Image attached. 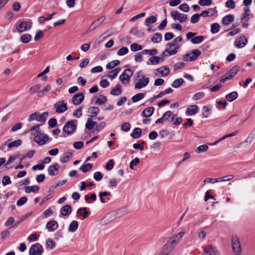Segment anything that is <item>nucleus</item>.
I'll return each instance as SVG.
<instances>
[{"label":"nucleus","mask_w":255,"mask_h":255,"mask_svg":"<svg viewBox=\"0 0 255 255\" xmlns=\"http://www.w3.org/2000/svg\"><path fill=\"white\" fill-rule=\"evenodd\" d=\"M141 133V129L139 128H135L131 133V136L134 138H139Z\"/></svg>","instance_id":"e433bc0d"},{"label":"nucleus","mask_w":255,"mask_h":255,"mask_svg":"<svg viewBox=\"0 0 255 255\" xmlns=\"http://www.w3.org/2000/svg\"><path fill=\"white\" fill-rule=\"evenodd\" d=\"M153 107H148L145 108L142 112V115L145 118L150 117L154 112Z\"/></svg>","instance_id":"cd10ccee"},{"label":"nucleus","mask_w":255,"mask_h":255,"mask_svg":"<svg viewBox=\"0 0 255 255\" xmlns=\"http://www.w3.org/2000/svg\"><path fill=\"white\" fill-rule=\"evenodd\" d=\"M232 248L235 255H241L242 249L240 242L238 237H233L232 240Z\"/></svg>","instance_id":"0eeeda50"},{"label":"nucleus","mask_w":255,"mask_h":255,"mask_svg":"<svg viewBox=\"0 0 255 255\" xmlns=\"http://www.w3.org/2000/svg\"><path fill=\"white\" fill-rule=\"evenodd\" d=\"M48 140V136L41 132L39 134H37L34 138V141L40 145L44 144Z\"/></svg>","instance_id":"ddd939ff"},{"label":"nucleus","mask_w":255,"mask_h":255,"mask_svg":"<svg viewBox=\"0 0 255 255\" xmlns=\"http://www.w3.org/2000/svg\"><path fill=\"white\" fill-rule=\"evenodd\" d=\"M133 71L130 69H126L120 76L119 79L124 84H128L130 79L133 75Z\"/></svg>","instance_id":"39448f33"},{"label":"nucleus","mask_w":255,"mask_h":255,"mask_svg":"<svg viewBox=\"0 0 255 255\" xmlns=\"http://www.w3.org/2000/svg\"><path fill=\"white\" fill-rule=\"evenodd\" d=\"M77 213L80 216H82L84 219L87 218L88 216V213L86 207L79 208L77 210Z\"/></svg>","instance_id":"f704fd0d"},{"label":"nucleus","mask_w":255,"mask_h":255,"mask_svg":"<svg viewBox=\"0 0 255 255\" xmlns=\"http://www.w3.org/2000/svg\"><path fill=\"white\" fill-rule=\"evenodd\" d=\"M162 38L161 34L157 32L151 37V40L154 43H159L161 41Z\"/></svg>","instance_id":"a19ab883"},{"label":"nucleus","mask_w":255,"mask_h":255,"mask_svg":"<svg viewBox=\"0 0 255 255\" xmlns=\"http://www.w3.org/2000/svg\"><path fill=\"white\" fill-rule=\"evenodd\" d=\"M78 223L77 221H73L69 226V231L71 232H75L78 228Z\"/></svg>","instance_id":"ea45409f"},{"label":"nucleus","mask_w":255,"mask_h":255,"mask_svg":"<svg viewBox=\"0 0 255 255\" xmlns=\"http://www.w3.org/2000/svg\"><path fill=\"white\" fill-rule=\"evenodd\" d=\"M208 145L206 144H203V145H200L198 147H197L195 149V152L197 153H200L201 152L207 151L208 150Z\"/></svg>","instance_id":"49530a36"},{"label":"nucleus","mask_w":255,"mask_h":255,"mask_svg":"<svg viewBox=\"0 0 255 255\" xmlns=\"http://www.w3.org/2000/svg\"><path fill=\"white\" fill-rule=\"evenodd\" d=\"M204 40V36L202 35L196 36L192 38L191 41L193 44H199Z\"/></svg>","instance_id":"09e8293b"},{"label":"nucleus","mask_w":255,"mask_h":255,"mask_svg":"<svg viewBox=\"0 0 255 255\" xmlns=\"http://www.w3.org/2000/svg\"><path fill=\"white\" fill-rule=\"evenodd\" d=\"M115 219V215L113 213H109L107 214L102 220V223L106 225Z\"/></svg>","instance_id":"5701e85b"},{"label":"nucleus","mask_w":255,"mask_h":255,"mask_svg":"<svg viewBox=\"0 0 255 255\" xmlns=\"http://www.w3.org/2000/svg\"><path fill=\"white\" fill-rule=\"evenodd\" d=\"M203 248L204 250L202 255H219L217 249L214 246Z\"/></svg>","instance_id":"4468645a"},{"label":"nucleus","mask_w":255,"mask_h":255,"mask_svg":"<svg viewBox=\"0 0 255 255\" xmlns=\"http://www.w3.org/2000/svg\"><path fill=\"white\" fill-rule=\"evenodd\" d=\"M102 178L103 175L99 171H97L94 174V178L96 181H99L102 179Z\"/></svg>","instance_id":"69168bd1"},{"label":"nucleus","mask_w":255,"mask_h":255,"mask_svg":"<svg viewBox=\"0 0 255 255\" xmlns=\"http://www.w3.org/2000/svg\"><path fill=\"white\" fill-rule=\"evenodd\" d=\"M184 82V80L182 79H178L175 80L172 84V86L175 88H179Z\"/></svg>","instance_id":"6e6d98bb"},{"label":"nucleus","mask_w":255,"mask_h":255,"mask_svg":"<svg viewBox=\"0 0 255 255\" xmlns=\"http://www.w3.org/2000/svg\"><path fill=\"white\" fill-rule=\"evenodd\" d=\"M182 38L180 36H178L175 38L173 41L171 42H169L166 44V46L171 48L173 47H175V49H178L179 47V46L178 45L177 43L181 42L182 41Z\"/></svg>","instance_id":"4be33fe9"},{"label":"nucleus","mask_w":255,"mask_h":255,"mask_svg":"<svg viewBox=\"0 0 255 255\" xmlns=\"http://www.w3.org/2000/svg\"><path fill=\"white\" fill-rule=\"evenodd\" d=\"M54 107L56 110L57 113H63L67 110V104L64 101H59L55 103Z\"/></svg>","instance_id":"9b49d317"},{"label":"nucleus","mask_w":255,"mask_h":255,"mask_svg":"<svg viewBox=\"0 0 255 255\" xmlns=\"http://www.w3.org/2000/svg\"><path fill=\"white\" fill-rule=\"evenodd\" d=\"M161 60L162 61H163V59L158 56H152L150 58V62L151 64L156 65L159 63Z\"/></svg>","instance_id":"4d7b16f0"},{"label":"nucleus","mask_w":255,"mask_h":255,"mask_svg":"<svg viewBox=\"0 0 255 255\" xmlns=\"http://www.w3.org/2000/svg\"><path fill=\"white\" fill-rule=\"evenodd\" d=\"M198 3L201 6H209L212 3V0H199Z\"/></svg>","instance_id":"680f3d73"},{"label":"nucleus","mask_w":255,"mask_h":255,"mask_svg":"<svg viewBox=\"0 0 255 255\" xmlns=\"http://www.w3.org/2000/svg\"><path fill=\"white\" fill-rule=\"evenodd\" d=\"M129 32L131 34L138 37H143L144 36V33L141 30H139L137 27L132 28Z\"/></svg>","instance_id":"a878e982"},{"label":"nucleus","mask_w":255,"mask_h":255,"mask_svg":"<svg viewBox=\"0 0 255 255\" xmlns=\"http://www.w3.org/2000/svg\"><path fill=\"white\" fill-rule=\"evenodd\" d=\"M130 48V50L133 52L141 50L142 49V46L141 45H138L136 43L131 44Z\"/></svg>","instance_id":"864d4df0"},{"label":"nucleus","mask_w":255,"mask_h":255,"mask_svg":"<svg viewBox=\"0 0 255 255\" xmlns=\"http://www.w3.org/2000/svg\"><path fill=\"white\" fill-rule=\"evenodd\" d=\"M120 62L118 60H113L107 64L106 68L109 69H113L115 66L118 65L120 64Z\"/></svg>","instance_id":"c03bdc74"},{"label":"nucleus","mask_w":255,"mask_h":255,"mask_svg":"<svg viewBox=\"0 0 255 255\" xmlns=\"http://www.w3.org/2000/svg\"><path fill=\"white\" fill-rule=\"evenodd\" d=\"M239 70V66L235 65L233 66L230 71L225 74L220 79L221 83H224L226 81L232 79L238 72Z\"/></svg>","instance_id":"20e7f679"},{"label":"nucleus","mask_w":255,"mask_h":255,"mask_svg":"<svg viewBox=\"0 0 255 255\" xmlns=\"http://www.w3.org/2000/svg\"><path fill=\"white\" fill-rule=\"evenodd\" d=\"M72 156V153L71 152H67L65 153L64 155L60 158V161L62 163L66 162L69 158Z\"/></svg>","instance_id":"8fccbe9b"},{"label":"nucleus","mask_w":255,"mask_h":255,"mask_svg":"<svg viewBox=\"0 0 255 255\" xmlns=\"http://www.w3.org/2000/svg\"><path fill=\"white\" fill-rule=\"evenodd\" d=\"M46 246L50 249H53L55 246V243L51 239H48L46 242Z\"/></svg>","instance_id":"338daca9"},{"label":"nucleus","mask_w":255,"mask_h":255,"mask_svg":"<svg viewBox=\"0 0 255 255\" xmlns=\"http://www.w3.org/2000/svg\"><path fill=\"white\" fill-rule=\"evenodd\" d=\"M58 224L55 221H50L47 222L46 225V228L50 232L55 231L58 228Z\"/></svg>","instance_id":"a211bd4d"},{"label":"nucleus","mask_w":255,"mask_h":255,"mask_svg":"<svg viewBox=\"0 0 255 255\" xmlns=\"http://www.w3.org/2000/svg\"><path fill=\"white\" fill-rule=\"evenodd\" d=\"M200 16V14H199L196 13V14H193L191 17V20H190L191 22L192 23H195L199 21Z\"/></svg>","instance_id":"e2e57ef3"},{"label":"nucleus","mask_w":255,"mask_h":255,"mask_svg":"<svg viewBox=\"0 0 255 255\" xmlns=\"http://www.w3.org/2000/svg\"><path fill=\"white\" fill-rule=\"evenodd\" d=\"M157 19L155 16L151 15L149 17L146 18L145 19V24L146 26H148L151 24L153 23L156 22Z\"/></svg>","instance_id":"de8ad7c7"},{"label":"nucleus","mask_w":255,"mask_h":255,"mask_svg":"<svg viewBox=\"0 0 255 255\" xmlns=\"http://www.w3.org/2000/svg\"><path fill=\"white\" fill-rule=\"evenodd\" d=\"M185 233L184 231L180 232L178 233L176 235H173L171 239L172 241V244H174L176 245L179 243L180 239L183 237V236L185 235Z\"/></svg>","instance_id":"412c9836"},{"label":"nucleus","mask_w":255,"mask_h":255,"mask_svg":"<svg viewBox=\"0 0 255 255\" xmlns=\"http://www.w3.org/2000/svg\"><path fill=\"white\" fill-rule=\"evenodd\" d=\"M32 26V22L29 19H21L16 22L14 27L17 30L21 33L29 30Z\"/></svg>","instance_id":"f03ea898"},{"label":"nucleus","mask_w":255,"mask_h":255,"mask_svg":"<svg viewBox=\"0 0 255 255\" xmlns=\"http://www.w3.org/2000/svg\"><path fill=\"white\" fill-rule=\"evenodd\" d=\"M21 143H22V141L21 140L17 139L13 142H10L8 144L6 142L5 143V145H7V146L9 148H11L13 147H17V146L20 145Z\"/></svg>","instance_id":"79ce46f5"},{"label":"nucleus","mask_w":255,"mask_h":255,"mask_svg":"<svg viewBox=\"0 0 255 255\" xmlns=\"http://www.w3.org/2000/svg\"><path fill=\"white\" fill-rule=\"evenodd\" d=\"M39 125H35L29 129L27 130L25 132H31V134L33 135L37 136V134H39L41 132L39 131Z\"/></svg>","instance_id":"c85d7f7f"},{"label":"nucleus","mask_w":255,"mask_h":255,"mask_svg":"<svg viewBox=\"0 0 255 255\" xmlns=\"http://www.w3.org/2000/svg\"><path fill=\"white\" fill-rule=\"evenodd\" d=\"M40 88L41 87L39 85H35L30 88L29 92L31 94H34L36 92H38Z\"/></svg>","instance_id":"0e129e2a"},{"label":"nucleus","mask_w":255,"mask_h":255,"mask_svg":"<svg viewBox=\"0 0 255 255\" xmlns=\"http://www.w3.org/2000/svg\"><path fill=\"white\" fill-rule=\"evenodd\" d=\"M96 125H97L96 122L92 121V119H88L86 124L85 127L88 129L91 130Z\"/></svg>","instance_id":"4c0bfd02"},{"label":"nucleus","mask_w":255,"mask_h":255,"mask_svg":"<svg viewBox=\"0 0 255 255\" xmlns=\"http://www.w3.org/2000/svg\"><path fill=\"white\" fill-rule=\"evenodd\" d=\"M93 166L92 164L91 163H87L83 165L80 168V169L82 170V171L84 173H85L89 170H90L91 169H92Z\"/></svg>","instance_id":"603ef678"},{"label":"nucleus","mask_w":255,"mask_h":255,"mask_svg":"<svg viewBox=\"0 0 255 255\" xmlns=\"http://www.w3.org/2000/svg\"><path fill=\"white\" fill-rule=\"evenodd\" d=\"M84 99V94L81 92H79L73 96L72 101L74 105H79L83 102Z\"/></svg>","instance_id":"2eb2a0df"},{"label":"nucleus","mask_w":255,"mask_h":255,"mask_svg":"<svg viewBox=\"0 0 255 255\" xmlns=\"http://www.w3.org/2000/svg\"><path fill=\"white\" fill-rule=\"evenodd\" d=\"M39 190V188L36 185L27 186L25 188V192L26 193H30L31 192L37 193Z\"/></svg>","instance_id":"2f4dec72"},{"label":"nucleus","mask_w":255,"mask_h":255,"mask_svg":"<svg viewBox=\"0 0 255 255\" xmlns=\"http://www.w3.org/2000/svg\"><path fill=\"white\" fill-rule=\"evenodd\" d=\"M170 15L174 20H177L180 23L185 21L188 18L186 14L180 13L177 10L171 11L170 12Z\"/></svg>","instance_id":"1a4fd4ad"},{"label":"nucleus","mask_w":255,"mask_h":255,"mask_svg":"<svg viewBox=\"0 0 255 255\" xmlns=\"http://www.w3.org/2000/svg\"><path fill=\"white\" fill-rule=\"evenodd\" d=\"M43 252L42 246L39 243L32 245L29 251V255H41Z\"/></svg>","instance_id":"6e6552de"},{"label":"nucleus","mask_w":255,"mask_h":255,"mask_svg":"<svg viewBox=\"0 0 255 255\" xmlns=\"http://www.w3.org/2000/svg\"><path fill=\"white\" fill-rule=\"evenodd\" d=\"M48 116V113L47 112H45L41 114H40L38 112H35L29 116L28 121L30 122L35 120L38 122L41 123V125H42L45 122Z\"/></svg>","instance_id":"7ed1b4c3"},{"label":"nucleus","mask_w":255,"mask_h":255,"mask_svg":"<svg viewBox=\"0 0 255 255\" xmlns=\"http://www.w3.org/2000/svg\"><path fill=\"white\" fill-rule=\"evenodd\" d=\"M100 112V109L98 107H92L89 109V112L90 113V117L93 118L95 117Z\"/></svg>","instance_id":"72a5a7b5"},{"label":"nucleus","mask_w":255,"mask_h":255,"mask_svg":"<svg viewBox=\"0 0 255 255\" xmlns=\"http://www.w3.org/2000/svg\"><path fill=\"white\" fill-rule=\"evenodd\" d=\"M120 68H117L113 70L110 71L109 72L110 74L108 75V77L111 78L112 79H115L117 77V75H118L119 73L120 72Z\"/></svg>","instance_id":"58836bf2"},{"label":"nucleus","mask_w":255,"mask_h":255,"mask_svg":"<svg viewBox=\"0 0 255 255\" xmlns=\"http://www.w3.org/2000/svg\"><path fill=\"white\" fill-rule=\"evenodd\" d=\"M226 7L234 9L236 7L235 2L233 0H228L225 3Z\"/></svg>","instance_id":"bf43d9fd"},{"label":"nucleus","mask_w":255,"mask_h":255,"mask_svg":"<svg viewBox=\"0 0 255 255\" xmlns=\"http://www.w3.org/2000/svg\"><path fill=\"white\" fill-rule=\"evenodd\" d=\"M217 12L216 7L209 8L207 10H203L200 13V16L203 17L211 16Z\"/></svg>","instance_id":"aec40b11"},{"label":"nucleus","mask_w":255,"mask_h":255,"mask_svg":"<svg viewBox=\"0 0 255 255\" xmlns=\"http://www.w3.org/2000/svg\"><path fill=\"white\" fill-rule=\"evenodd\" d=\"M141 53L143 54H148L150 55H155L157 53V51L155 49L151 50L144 49L142 51Z\"/></svg>","instance_id":"5fc2aeb1"},{"label":"nucleus","mask_w":255,"mask_h":255,"mask_svg":"<svg viewBox=\"0 0 255 255\" xmlns=\"http://www.w3.org/2000/svg\"><path fill=\"white\" fill-rule=\"evenodd\" d=\"M59 166L57 163L51 165L48 168V174L50 176H54L58 173Z\"/></svg>","instance_id":"6ab92c4d"},{"label":"nucleus","mask_w":255,"mask_h":255,"mask_svg":"<svg viewBox=\"0 0 255 255\" xmlns=\"http://www.w3.org/2000/svg\"><path fill=\"white\" fill-rule=\"evenodd\" d=\"M136 75V78L134 79V88L136 89H140L146 87L149 82L148 78L142 75L141 71L138 72Z\"/></svg>","instance_id":"f257e3e1"},{"label":"nucleus","mask_w":255,"mask_h":255,"mask_svg":"<svg viewBox=\"0 0 255 255\" xmlns=\"http://www.w3.org/2000/svg\"><path fill=\"white\" fill-rule=\"evenodd\" d=\"M144 97V94L142 93H137L132 97V101L134 103H136Z\"/></svg>","instance_id":"37998d69"},{"label":"nucleus","mask_w":255,"mask_h":255,"mask_svg":"<svg viewBox=\"0 0 255 255\" xmlns=\"http://www.w3.org/2000/svg\"><path fill=\"white\" fill-rule=\"evenodd\" d=\"M234 16L232 14H228L224 16L222 19V23L223 25H228L234 20Z\"/></svg>","instance_id":"bb28decb"},{"label":"nucleus","mask_w":255,"mask_h":255,"mask_svg":"<svg viewBox=\"0 0 255 255\" xmlns=\"http://www.w3.org/2000/svg\"><path fill=\"white\" fill-rule=\"evenodd\" d=\"M220 29V25L217 23H214L211 25V32L212 33H217Z\"/></svg>","instance_id":"3c124183"},{"label":"nucleus","mask_w":255,"mask_h":255,"mask_svg":"<svg viewBox=\"0 0 255 255\" xmlns=\"http://www.w3.org/2000/svg\"><path fill=\"white\" fill-rule=\"evenodd\" d=\"M128 52V48L126 47H123L118 51L117 54L119 56H123L127 54Z\"/></svg>","instance_id":"13d9d810"},{"label":"nucleus","mask_w":255,"mask_h":255,"mask_svg":"<svg viewBox=\"0 0 255 255\" xmlns=\"http://www.w3.org/2000/svg\"><path fill=\"white\" fill-rule=\"evenodd\" d=\"M156 71L162 77L167 76L169 73V69L166 66H163L158 68Z\"/></svg>","instance_id":"7c9ffc66"},{"label":"nucleus","mask_w":255,"mask_h":255,"mask_svg":"<svg viewBox=\"0 0 255 255\" xmlns=\"http://www.w3.org/2000/svg\"><path fill=\"white\" fill-rule=\"evenodd\" d=\"M238 97V93L236 91L232 92L226 96V100L230 102H233L237 99Z\"/></svg>","instance_id":"c756f323"},{"label":"nucleus","mask_w":255,"mask_h":255,"mask_svg":"<svg viewBox=\"0 0 255 255\" xmlns=\"http://www.w3.org/2000/svg\"><path fill=\"white\" fill-rule=\"evenodd\" d=\"M72 212V208L69 205H64L61 209L60 212L63 216H66L69 215Z\"/></svg>","instance_id":"393cba45"},{"label":"nucleus","mask_w":255,"mask_h":255,"mask_svg":"<svg viewBox=\"0 0 255 255\" xmlns=\"http://www.w3.org/2000/svg\"><path fill=\"white\" fill-rule=\"evenodd\" d=\"M248 43V39L245 36H242L238 38L235 41L236 46L241 48L244 47Z\"/></svg>","instance_id":"f3484780"},{"label":"nucleus","mask_w":255,"mask_h":255,"mask_svg":"<svg viewBox=\"0 0 255 255\" xmlns=\"http://www.w3.org/2000/svg\"><path fill=\"white\" fill-rule=\"evenodd\" d=\"M121 86L120 84H117L116 86L111 91V94L114 96L120 95L122 93Z\"/></svg>","instance_id":"473e14b6"},{"label":"nucleus","mask_w":255,"mask_h":255,"mask_svg":"<svg viewBox=\"0 0 255 255\" xmlns=\"http://www.w3.org/2000/svg\"><path fill=\"white\" fill-rule=\"evenodd\" d=\"M11 183L10 177L7 176H4L2 179V184L5 186Z\"/></svg>","instance_id":"774afa93"},{"label":"nucleus","mask_w":255,"mask_h":255,"mask_svg":"<svg viewBox=\"0 0 255 255\" xmlns=\"http://www.w3.org/2000/svg\"><path fill=\"white\" fill-rule=\"evenodd\" d=\"M201 55V51L197 49H194L191 52L186 53L183 55V59L186 61H193Z\"/></svg>","instance_id":"423d86ee"},{"label":"nucleus","mask_w":255,"mask_h":255,"mask_svg":"<svg viewBox=\"0 0 255 255\" xmlns=\"http://www.w3.org/2000/svg\"><path fill=\"white\" fill-rule=\"evenodd\" d=\"M77 126L74 121H70L66 123L63 127V130L68 134H72L76 129Z\"/></svg>","instance_id":"9d476101"},{"label":"nucleus","mask_w":255,"mask_h":255,"mask_svg":"<svg viewBox=\"0 0 255 255\" xmlns=\"http://www.w3.org/2000/svg\"><path fill=\"white\" fill-rule=\"evenodd\" d=\"M198 111V107L195 105H191L189 106L186 111L187 115H195Z\"/></svg>","instance_id":"b1692460"},{"label":"nucleus","mask_w":255,"mask_h":255,"mask_svg":"<svg viewBox=\"0 0 255 255\" xmlns=\"http://www.w3.org/2000/svg\"><path fill=\"white\" fill-rule=\"evenodd\" d=\"M177 245L172 244V241L167 243L162 248L163 253L169 254L172 252Z\"/></svg>","instance_id":"dca6fc26"},{"label":"nucleus","mask_w":255,"mask_h":255,"mask_svg":"<svg viewBox=\"0 0 255 255\" xmlns=\"http://www.w3.org/2000/svg\"><path fill=\"white\" fill-rule=\"evenodd\" d=\"M31 36L27 33L22 34L20 36V41L23 43H28L31 39Z\"/></svg>","instance_id":"c9c22d12"},{"label":"nucleus","mask_w":255,"mask_h":255,"mask_svg":"<svg viewBox=\"0 0 255 255\" xmlns=\"http://www.w3.org/2000/svg\"><path fill=\"white\" fill-rule=\"evenodd\" d=\"M106 101V97L104 95H100L98 98L96 99L95 104L99 105H101L104 104Z\"/></svg>","instance_id":"a18cd8bd"},{"label":"nucleus","mask_w":255,"mask_h":255,"mask_svg":"<svg viewBox=\"0 0 255 255\" xmlns=\"http://www.w3.org/2000/svg\"><path fill=\"white\" fill-rule=\"evenodd\" d=\"M27 201V198L26 197H22L20 198L16 202V205L18 206H21L24 205Z\"/></svg>","instance_id":"052dcab7"},{"label":"nucleus","mask_w":255,"mask_h":255,"mask_svg":"<svg viewBox=\"0 0 255 255\" xmlns=\"http://www.w3.org/2000/svg\"><path fill=\"white\" fill-rule=\"evenodd\" d=\"M106 19V16L103 15L100 17L97 18L95 20L93 21L90 24L86 33H88L91 31L94 30L97 27L101 25Z\"/></svg>","instance_id":"f8f14e48"}]
</instances>
